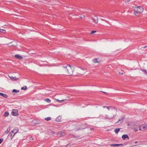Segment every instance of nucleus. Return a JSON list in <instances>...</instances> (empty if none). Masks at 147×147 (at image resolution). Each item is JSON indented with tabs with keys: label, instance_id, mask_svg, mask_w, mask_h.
I'll use <instances>...</instances> for the list:
<instances>
[{
	"label": "nucleus",
	"instance_id": "26",
	"mask_svg": "<svg viewBox=\"0 0 147 147\" xmlns=\"http://www.w3.org/2000/svg\"><path fill=\"white\" fill-rule=\"evenodd\" d=\"M27 87L26 86H24L21 88L22 90H26V89Z\"/></svg>",
	"mask_w": 147,
	"mask_h": 147
},
{
	"label": "nucleus",
	"instance_id": "4",
	"mask_svg": "<svg viewBox=\"0 0 147 147\" xmlns=\"http://www.w3.org/2000/svg\"><path fill=\"white\" fill-rule=\"evenodd\" d=\"M139 130L143 131L147 129V124L146 125H142L139 126Z\"/></svg>",
	"mask_w": 147,
	"mask_h": 147
},
{
	"label": "nucleus",
	"instance_id": "13",
	"mask_svg": "<svg viewBox=\"0 0 147 147\" xmlns=\"http://www.w3.org/2000/svg\"><path fill=\"white\" fill-rule=\"evenodd\" d=\"M15 57L18 59H22L23 57L19 55H15Z\"/></svg>",
	"mask_w": 147,
	"mask_h": 147
},
{
	"label": "nucleus",
	"instance_id": "18",
	"mask_svg": "<svg viewBox=\"0 0 147 147\" xmlns=\"http://www.w3.org/2000/svg\"><path fill=\"white\" fill-rule=\"evenodd\" d=\"M120 130V128H117V129H115V130L114 131H115V132L116 134H117L118 133V132Z\"/></svg>",
	"mask_w": 147,
	"mask_h": 147
},
{
	"label": "nucleus",
	"instance_id": "21",
	"mask_svg": "<svg viewBox=\"0 0 147 147\" xmlns=\"http://www.w3.org/2000/svg\"><path fill=\"white\" fill-rule=\"evenodd\" d=\"M9 115V113L8 112H6L4 114V116L5 117H6L8 116Z\"/></svg>",
	"mask_w": 147,
	"mask_h": 147
},
{
	"label": "nucleus",
	"instance_id": "9",
	"mask_svg": "<svg viewBox=\"0 0 147 147\" xmlns=\"http://www.w3.org/2000/svg\"><path fill=\"white\" fill-rule=\"evenodd\" d=\"M18 128H14L11 131V132L13 133H14V134H16L18 132Z\"/></svg>",
	"mask_w": 147,
	"mask_h": 147
},
{
	"label": "nucleus",
	"instance_id": "25",
	"mask_svg": "<svg viewBox=\"0 0 147 147\" xmlns=\"http://www.w3.org/2000/svg\"><path fill=\"white\" fill-rule=\"evenodd\" d=\"M51 119V117H47L45 118V120L46 121H49Z\"/></svg>",
	"mask_w": 147,
	"mask_h": 147
},
{
	"label": "nucleus",
	"instance_id": "29",
	"mask_svg": "<svg viewBox=\"0 0 147 147\" xmlns=\"http://www.w3.org/2000/svg\"><path fill=\"white\" fill-rule=\"evenodd\" d=\"M134 129L136 131H138V128L136 127L134 128Z\"/></svg>",
	"mask_w": 147,
	"mask_h": 147
},
{
	"label": "nucleus",
	"instance_id": "41",
	"mask_svg": "<svg viewBox=\"0 0 147 147\" xmlns=\"http://www.w3.org/2000/svg\"><path fill=\"white\" fill-rule=\"evenodd\" d=\"M127 1H129L130 0H127Z\"/></svg>",
	"mask_w": 147,
	"mask_h": 147
},
{
	"label": "nucleus",
	"instance_id": "39",
	"mask_svg": "<svg viewBox=\"0 0 147 147\" xmlns=\"http://www.w3.org/2000/svg\"><path fill=\"white\" fill-rule=\"evenodd\" d=\"M137 142H138L137 141H136L135 142V143L136 144L137 143Z\"/></svg>",
	"mask_w": 147,
	"mask_h": 147
},
{
	"label": "nucleus",
	"instance_id": "12",
	"mask_svg": "<svg viewBox=\"0 0 147 147\" xmlns=\"http://www.w3.org/2000/svg\"><path fill=\"white\" fill-rule=\"evenodd\" d=\"M121 145H123L122 144H111L110 146L113 147H115Z\"/></svg>",
	"mask_w": 147,
	"mask_h": 147
},
{
	"label": "nucleus",
	"instance_id": "15",
	"mask_svg": "<svg viewBox=\"0 0 147 147\" xmlns=\"http://www.w3.org/2000/svg\"><path fill=\"white\" fill-rule=\"evenodd\" d=\"M122 138L124 140H125L126 138H127L128 139L129 138L127 134L123 135L122 136Z\"/></svg>",
	"mask_w": 147,
	"mask_h": 147
},
{
	"label": "nucleus",
	"instance_id": "35",
	"mask_svg": "<svg viewBox=\"0 0 147 147\" xmlns=\"http://www.w3.org/2000/svg\"><path fill=\"white\" fill-rule=\"evenodd\" d=\"M30 140H33V138H32V137H31L30 138Z\"/></svg>",
	"mask_w": 147,
	"mask_h": 147
},
{
	"label": "nucleus",
	"instance_id": "27",
	"mask_svg": "<svg viewBox=\"0 0 147 147\" xmlns=\"http://www.w3.org/2000/svg\"><path fill=\"white\" fill-rule=\"evenodd\" d=\"M44 100V101H51V100L48 98L45 99Z\"/></svg>",
	"mask_w": 147,
	"mask_h": 147
},
{
	"label": "nucleus",
	"instance_id": "3",
	"mask_svg": "<svg viewBox=\"0 0 147 147\" xmlns=\"http://www.w3.org/2000/svg\"><path fill=\"white\" fill-rule=\"evenodd\" d=\"M144 9L142 7L138 6L135 7L134 9V13L137 16L139 13H142Z\"/></svg>",
	"mask_w": 147,
	"mask_h": 147
},
{
	"label": "nucleus",
	"instance_id": "7",
	"mask_svg": "<svg viewBox=\"0 0 147 147\" xmlns=\"http://www.w3.org/2000/svg\"><path fill=\"white\" fill-rule=\"evenodd\" d=\"M87 127V125L86 124H84L82 125L79 128L78 130H81L83 129H84L86 128Z\"/></svg>",
	"mask_w": 147,
	"mask_h": 147
},
{
	"label": "nucleus",
	"instance_id": "19",
	"mask_svg": "<svg viewBox=\"0 0 147 147\" xmlns=\"http://www.w3.org/2000/svg\"><path fill=\"white\" fill-rule=\"evenodd\" d=\"M10 130V128H8L7 129L5 132L4 134H7Z\"/></svg>",
	"mask_w": 147,
	"mask_h": 147
},
{
	"label": "nucleus",
	"instance_id": "5",
	"mask_svg": "<svg viewBox=\"0 0 147 147\" xmlns=\"http://www.w3.org/2000/svg\"><path fill=\"white\" fill-rule=\"evenodd\" d=\"M65 133L64 131H61L57 133V135L59 136H62L65 135Z\"/></svg>",
	"mask_w": 147,
	"mask_h": 147
},
{
	"label": "nucleus",
	"instance_id": "36",
	"mask_svg": "<svg viewBox=\"0 0 147 147\" xmlns=\"http://www.w3.org/2000/svg\"><path fill=\"white\" fill-rule=\"evenodd\" d=\"M147 47L146 46H145L143 47V49H145Z\"/></svg>",
	"mask_w": 147,
	"mask_h": 147
},
{
	"label": "nucleus",
	"instance_id": "14",
	"mask_svg": "<svg viewBox=\"0 0 147 147\" xmlns=\"http://www.w3.org/2000/svg\"><path fill=\"white\" fill-rule=\"evenodd\" d=\"M93 19L94 21V22L95 23H98V17L97 16H95L94 17V18H93Z\"/></svg>",
	"mask_w": 147,
	"mask_h": 147
},
{
	"label": "nucleus",
	"instance_id": "1",
	"mask_svg": "<svg viewBox=\"0 0 147 147\" xmlns=\"http://www.w3.org/2000/svg\"><path fill=\"white\" fill-rule=\"evenodd\" d=\"M107 107L108 109L111 110V111L109 116L108 115H106L105 117V118L108 119H111L116 116L117 114V110L116 108H113L111 107Z\"/></svg>",
	"mask_w": 147,
	"mask_h": 147
},
{
	"label": "nucleus",
	"instance_id": "10",
	"mask_svg": "<svg viewBox=\"0 0 147 147\" xmlns=\"http://www.w3.org/2000/svg\"><path fill=\"white\" fill-rule=\"evenodd\" d=\"M55 120L56 121L58 122L61 121V117L60 116H58L56 118Z\"/></svg>",
	"mask_w": 147,
	"mask_h": 147
},
{
	"label": "nucleus",
	"instance_id": "23",
	"mask_svg": "<svg viewBox=\"0 0 147 147\" xmlns=\"http://www.w3.org/2000/svg\"><path fill=\"white\" fill-rule=\"evenodd\" d=\"M93 61L94 63H96L97 62H98L97 59L96 58L94 59L93 60Z\"/></svg>",
	"mask_w": 147,
	"mask_h": 147
},
{
	"label": "nucleus",
	"instance_id": "11",
	"mask_svg": "<svg viewBox=\"0 0 147 147\" xmlns=\"http://www.w3.org/2000/svg\"><path fill=\"white\" fill-rule=\"evenodd\" d=\"M15 134L11 132V131L10 132L8 136L10 137L11 139L14 136Z\"/></svg>",
	"mask_w": 147,
	"mask_h": 147
},
{
	"label": "nucleus",
	"instance_id": "16",
	"mask_svg": "<svg viewBox=\"0 0 147 147\" xmlns=\"http://www.w3.org/2000/svg\"><path fill=\"white\" fill-rule=\"evenodd\" d=\"M0 96H2L5 98H6L7 97V94L1 92H0Z\"/></svg>",
	"mask_w": 147,
	"mask_h": 147
},
{
	"label": "nucleus",
	"instance_id": "31",
	"mask_svg": "<svg viewBox=\"0 0 147 147\" xmlns=\"http://www.w3.org/2000/svg\"><path fill=\"white\" fill-rule=\"evenodd\" d=\"M55 134V132L54 131H51L50 134L51 135H53V134Z\"/></svg>",
	"mask_w": 147,
	"mask_h": 147
},
{
	"label": "nucleus",
	"instance_id": "42",
	"mask_svg": "<svg viewBox=\"0 0 147 147\" xmlns=\"http://www.w3.org/2000/svg\"><path fill=\"white\" fill-rule=\"evenodd\" d=\"M104 20L105 21H106L105 20Z\"/></svg>",
	"mask_w": 147,
	"mask_h": 147
},
{
	"label": "nucleus",
	"instance_id": "32",
	"mask_svg": "<svg viewBox=\"0 0 147 147\" xmlns=\"http://www.w3.org/2000/svg\"><path fill=\"white\" fill-rule=\"evenodd\" d=\"M70 145L69 144H68L66 146V147H70Z\"/></svg>",
	"mask_w": 147,
	"mask_h": 147
},
{
	"label": "nucleus",
	"instance_id": "34",
	"mask_svg": "<svg viewBox=\"0 0 147 147\" xmlns=\"http://www.w3.org/2000/svg\"><path fill=\"white\" fill-rule=\"evenodd\" d=\"M3 141V140L1 139H0V144H1Z\"/></svg>",
	"mask_w": 147,
	"mask_h": 147
},
{
	"label": "nucleus",
	"instance_id": "2",
	"mask_svg": "<svg viewBox=\"0 0 147 147\" xmlns=\"http://www.w3.org/2000/svg\"><path fill=\"white\" fill-rule=\"evenodd\" d=\"M65 70L66 71V74L68 75H71L73 73L74 71V67L71 66L69 65H68L66 67L63 66Z\"/></svg>",
	"mask_w": 147,
	"mask_h": 147
},
{
	"label": "nucleus",
	"instance_id": "22",
	"mask_svg": "<svg viewBox=\"0 0 147 147\" xmlns=\"http://www.w3.org/2000/svg\"><path fill=\"white\" fill-rule=\"evenodd\" d=\"M19 92V90H16V89H13V90H12V92H16V93H17V92Z\"/></svg>",
	"mask_w": 147,
	"mask_h": 147
},
{
	"label": "nucleus",
	"instance_id": "38",
	"mask_svg": "<svg viewBox=\"0 0 147 147\" xmlns=\"http://www.w3.org/2000/svg\"><path fill=\"white\" fill-rule=\"evenodd\" d=\"M103 92L104 93H105V94H107V93L106 92Z\"/></svg>",
	"mask_w": 147,
	"mask_h": 147
},
{
	"label": "nucleus",
	"instance_id": "30",
	"mask_svg": "<svg viewBox=\"0 0 147 147\" xmlns=\"http://www.w3.org/2000/svg\"><path fill=\"white\" fill-rule=\"evenodd\" d=\"M96 31H92L90 33V34H92L95 32H96Z\"/></svg>",
	"mask_w": 147,
	"mask_h": 147
},
{
	"label": "nucleus",
	"instance_id": "40",
	"mask_svg": "<svg viewBox=\"0 0 147 147\" xmlns=\"http://www.w3.org/2000/svg\"><path fill=\"white\" fill-rule=\"evenodd\" d=\"M133 146L134 147H136V145H134V146Z\"/></svg>",
	"mask_w": 147,
	"mask_h": 147
},
{
	"label": "nucleus",
	"instance_id": "28",
	"mask_svg": "<svg viewBox=\"0 0 147 147\" xmlns=\"http://www.w3.org/2000/svg\"><path fill=\"white\" fill-rule=\"evenodd\" d=\"M65 100H66V99H63V100H59V99H56V100H57V101H64Z\"/></svg>",
	"mask_w": 147,
	"mask_h": 147
},
{
	"label": "nucleus",
	"instance_id": "8",
	"mask_svg": "<svg viewBox=\"0 0 147 147\" xmlns=\"http://www.w3.org/2000/svg\"><path fill=\"white\" fill-rule=\"evenodd\" d=\"M12 115H13L16 116L18 115V111L17 110L13 109L11 113Z\"/></svg>",
	"mask_w": 147,
	"mask_h": 147
},
{
	"label": "nucleus",
	"instance_id": "37",
	"mask_svg": "<svg viewBox=\"0 0 147 147\" xmlns=\"http://www.w3.org/2000/svg\"><path fill=\"white\" fill-rule=\"evenodd\" d=\"M90 130H94V128H91L90 129Z\"/></svg>",
	"mask_w": 147,
	"mask_h": 147
},
{
	"label": "nucleus",
	"instance_id": "20",
	"mask_svg": "<svg viewBox=\"0 0 147 147\" xmlns=\"http://www.w3.org/2000/svg\"><path fill=\"white\" fill-rule=\"evenodd\" d=\"M141 70L147 75V70L144 69H141Z\"/></svg>",
	"mask_w": 147,
	"mask_h": 147
},
{
	"label": "nucleus",
	"instance_id": "24",
	"mask_svg": "<svg viewBox=\"0 0 147 147\" xmlns=\"http://www.w3.org/2000/svg\"><path fill=\"white\" fill-rule=\"evenodd\" d=\"M0 32L3 33H4L5 32V30L1 29L0 28Z\"/></svg>",
	"mask_w": 147,
	"mask_h": 147
},
{
	"label": "nucleus",
	"instance_id": "17",
	"mask_svg": "<svg viewBox=\"0 0 147 147\" xmlns=\"http://www.w3.org/2000/svg\"><path fill=\"white\" fill-rule=\"evenodd\" d=\"M9 77L10 78H11L12 80H18V78H16V77H13L12 76H9Z\"/></svg>",
	"mask_w": 147,
	"mask_h": 147
},
{
	"label": "nucleus",
	"instance_id": "6",
	"mask_svg": "<svg viewBox=\"0 0 147 147\" xmlns=\"http://www.w3.org/2000/svg\"><path fill=\"white\" fill-rule=\"evenodd\" d=\"M124 119V117H122L121 118L119 119L118 121L116 123H119V124H121L123 121Z\"/></svg>",
	"mask_w": 147,
	"mask_h": 147
},
{
	"label": "nucleus",
	"instance_id": "33",
	"mask_svg": "<svg viewBox=\"0 0 147 147\" xmlns=\"http://www.w3.org/2000/svg\"><path fill=\"white\" fill-rule=\"evenodd\" d=\"M119 74L121 75H122L123 74V73H121V72H119Z\"/></svg>",
	"mask_w": 147,
	"mask_h": 147
}]
</instances>
